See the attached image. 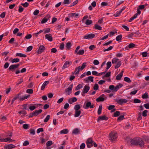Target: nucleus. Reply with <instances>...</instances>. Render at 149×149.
I'll return each instance as SVG.
<instances>
[{
	"mask_svg": "<svg viewBox=\"0 0 149 149\" xmlns=\"http://www.w3.org/2000/svg\"><path fill=\"white\" fill-rule=\"evenodd\" d=\"M109 140L111 141H114L117 138V134L116 132L113 131L111 132L109 135Z\"/></svg>",
	"mask_w": 149,
	"mask_h": 149,
	"instance_id": "1",
	"label": "nucleus"
},
{
	"mask_svg": "<svg viewBox=\"0 0 149 149\" xmlns=\"http://www.w3.org/2000/svg\"><path fill=\"white\" fill-rule=\"evenodd\" d=\"M116 101L117 103L120 105H122L123 103H126L127 102V100L125 99H120L119 100H116Z\"/></svg>",
	"mask_w": 149,
	"mask_h": 149,
	"instance_id": "10",
	"label": "nucleus"
},
{
	"mask_svg": "<svg viewBox=\"0 0 149 149\" xmlns=\"http://www.w3.org/2000/svg\"><path fill=\"white\" fill-rule=\"evenodd\" d=\"M19 59L18 58H14L11 61V62L12 63H17L19 61Z\"/></svg>",
	"mask_w": 149,
	"mask_h": 149,
	"instance_id": "48",
	"label": "nucleus"
},
{
	"mask_svg": "<svg viewBox=\"0 0 149 149\" xmlns=\"http://www.w3.org/2000/svg\"><path fill=\"white\" fill-rule=\"evenodd\" d=\"M15 141V140H13L10 137H8L5 139H0V141L1 142L4 141L6 142L9 141L12 142L14 141Z\"/></svg>",
	"mask_w": 149,
	"mask_h": 149,
	"instance_id": "16",
	"label": "nucleus"
},
{
	"mask_svg": "<svg viewBox=\"0 0 149 149\" xmlns=\"http://www.w3.org/2000/svg\"><path fill=\"white\" fill-rule=\"evenodd\" d=\"M124 115L123 114V115H122L119 116L117 119V121H119L122 120H123L125 119V118L124 117Z\"/></svg>",
	"mask_w": 149,
	"mask_h": 149,
	"instance_id": "36",
	"label": "nucleus"
},
{
	"mask_svg": "<svg viewBox=\"0 0 149 149\" xmlns=\"http://www.w3.org/2000/svg\"><path fill=\"white\" fill-rule=\"evenodd\" d=\"M81 113V111L80 110H75V113L74 116L76 117H79Z\"/></svg>",
	"mask_w": 149,
	"mask_h": 149,
	"instance_id": "26",
	"label": "nucleus"
},
{
	"mask_svg": "<svg viewBox=\"0 0 149 149\" xmlns=\"http://www.w3.org/2000/svg\"><path fill=\"white\" fill-rule=\"evenodd\" d=\"M94 105L91 104L90 102H88L86 104V105L83 106L84 108L85 109H87L89 108L91 109L93 108L94 107Z\"/></svg>",
	"mask_w": 149,
	"mask_h": 149,
	"instance_id": "4",
	"label": "nucleus"
},
{
	"mask_svg": "<svg viewBox=\"0 0 149 149\" xmlns=\"http://www.w3.org/2000/svg\"><path fill=\"white\" fill-rule=\"evenodd\" d=\"M51 17L50 15L49 14H47L46 17L44 18L41 21V23L42 24L46 22Z\"/></svg>",
	"mask_w": 149,
	"mask_h": 149,
	"instance_id": "14",
	"label": "nucleus"
},
{
	"mask_svg": "<svg viewBox=\"0 0 149 149\" xmlns=\"http://www.w3.org/2000/svg\"><path fill=\"white\" fill-rule=\"evenodd\" d=\"M124 71L122 70L121 72L116 77V79L117 80H120L121 79L123 75V72Z\"/></svg>",
	"mask_w": 149,
	"mask_h": 149,
	"instance_id": "22",
	"label": "nucleus"
},
{
	"mask_svg": "<svg viewBox=\"0 0 149 149\" xmlns=\"http://www.w3.org/2000/svg\"><path fill=\"white\" fill-rule=\"evenodd\" d=\"M102 109V106L101 104L100 105L97 111L98 115H100L101 114Z\"/></svg>",
	"mask_w": 149,
	"mask_h": 149,
	"instance_id": "32",
	"label": "nucleus"
},
{
	"mask_svg": "<svg viewBox=\"0 0 149 149\" xmlns=\"http://www.w3.org/2000/svg\"><path fill=\"white\" fill-rule=\"evenodd\" d=\"M42 109L35 110L34 112L35 116H38L39 113H41L42 112Z\"/></svg>",
	"mask_w": 149,
	"mask_h": 149,
	"instance_id": "28",
	"label": "nucleus"
},
{
	"mask_svg": "<svg viewBox=\"0 0 149 149\" xmlns=\"http://www.w3.org/2000/svg\"><path fill=\"white\" fill-rule=\"evenodd\" d=\"M118 59L116 58H113L112 60V63L113 64H115L118 62Z\"/></svg>",
	"mask_w": 149,
	"mask_h": 149,
	"instance_id": "52",
	"label": "nucleus"
},
{
	"mask_svg": "<svg viewBox=\"0 0 149 149\" xmlns=\"http://www.w3.org/2000/svg\"><path fill=\"white\" fill-rule=\"evenodd\" d=\"M16 68L14 65H11L8 68V70L13 72L16 69Z\"/></svg>",
	"mask_w": 149,
	"mask_h": 149,
	"instance_id": "29",
	"label": "nucleus"
},
{
	"mask_svg": "<svg viewBox=\"0 0 149 149\" xmlns=\"http://www.w3.org/2000/svg\"><path fill=\"white\" fill-rule=\"evenodd\" d=\"M124 80L126 82L130 83L131 82V80L130 79L127 77H125L124 78Z\"/></svg>",
	"mask_w": 149,
	"mask_h": 149,
	"instance_id": "39",
	"label": "nucleus"
},
{
	"mask_svg": "<svg viewBox=\"0 0 149 149\" xmlns=\"http://www.w3.org/2000/svg\"><path fill=\"white\" fill-rule=\"evenodd\" d=\"M69 17H73L74 16L75 17H77L79 16V14L78 13H72L69 14Z\"/></svg>",
	"mask_w": 149,
	"mask_h": 149,
	"instance_id": "34",
	"label": "nucleus"
},
{
	"mask_svg": "<svg viewBox=\"0 0 149 149\" xmlns=\"http://www.w3.org/2000/svg\"><path fill=\"white\" fill-rule=\"evenodd\" d=\"M72 64V62L71 61H67L64 63L63 65V67L62 69L64 70L65 68H67L69 66L70 64Z\"/></svg>",
	"mask_w": 149,
	"mask_h": 149,
	"instance_id": "12",
	"label": "nucleus"
},
{
	"mask_svg": "<svg viewBox=\"0 0 149 149\" xmlns=\"http://www.w3.org/2000/svg\"><path fill=\"white\" fill-rule=\"evenodd\" d=\"M126 8L125 7H123L116 14L114 15V16L115 17L118 16L121 13L123 10Z\"/></svg>",
	"mask_w": 149,
	"mask_h": 149,
	"instance_id": "23",
	"label": "nucleus"
},
{
	"mask_svg": "<svg viewBox=\"0 0 149 149\" xmlns=\"http://www.w3.org/2000/svg\"><path fill=\"white\" fill-rule=\"evenodd\" d=\"M86 63H83L82 65L80 68V70H82L85 67H86Z\"/></svg>",
	"mask_w": 149,
	"mask_h": 149,
	"instance_id": "47",
	"label": "nucleus"
},
{
	"mask_svg": "<svg viewBox=\"0 0 149 149\" xmlns=\"http://www.w3.org/2000/svg\"><path fill=\"white\" fill-rule=\"evenodd\" d=\"M26 93L29 94H32L33 93V91L32 89H28L26 90Z\"/></svg>",
	"mask_w": 149,
	"mask_h": 149,
	"instance_id": "51",
	"label": "nucleus"
},
{
	"mask_svg": "<svg viewBox=\"0 0 149 149\" xmlns=\"http://www.w3.org/2000/svg\"><path fill=\"white\" fill-rule=\"evenodd\" d=\"M30 106L29 107V109L31 111H32L36 109V107L35 106H32V104L29 105Z\"/></svg>",
	"mask_w": 149,
	"mask_h": 149,
	"instance_id": "41",
	"label": "nucleus"
},
{
	"mask_svg": "<svg viewBox=\"0 0 149 149\" xmlns=\"http://www.w3.org/2000/svg\"><path fill=\"white\" fill-rule=\"evenodd\" d=\"M83 87V86L82 84H79L75 88V90L76 91L82 88Z\"/></svg>",
	"mask_w": 149,
	"mask_h": 149,
	"instance_id": "44",
	"label": "nucleus"
},
{
	"mask_svg": "<svg viewBox=\"0 0 149 149\" xmlns=\"http://www.w3.org/2000/svg\"><path fill=\"white\" fill-rule=\"evenodd\" d=\"M84 53V50H79V52H77V53H76L77 54L79 55H82Z\"/></svg>",
	"mask_w": 149,
	"mask_h": 149,
	"instance_id": "46",
	"label": "nucleus"
},
{
	"mask_svg": "<svg viewBox=\"0 0 149 149\" xmlns=\"http://www.w3.org/2000/svg\"><path fill=\"white\" fill-rule=\"evenodd\" d=\"M16 56H19L20 57H25L26 56L24 54H23L20 53H17L16 54Z\"/></svg>",
	"mask_w": 149,
	"mask_h": 149,
	"instance_id": "37",
	"label": "nucleus"
},
{
	"mask_svg": "<svg viewBox=\"0 0 149 149\" xmlns=\"http://www.w3.org/2000/svg\"><path fill=\"white\" fill-rule=\"evenodd\" d=\"M29 142L27 141H25L23 143V146H26L29 145Z\"/></svg>",
	"mask_w": 149,
	"mask_h": 149,
	"instance_id": "62",
	"label": "nucleus"
},
{
	"mask_svg": "<svg viewBox=\"0 0 149 149\" xmlns=\"http://www.w3.org/2000/svg\"><path fill=\"white\" fill-rule=\"evenodd\" d=\"M94 28L95 29L99 30H101L102 29V28L100 26H99L97 24H96L95 25Z\"/></svg>",
	"mask_w": 149,
	"mask_h": 149,
	"instance_id": "31",
	"label": "nucleus"
},
{
	"mask_svg": "<svg viewBox=\"0 0 149 149\" xmlns=\"http://www.w3.org/2000/svg\"><path fill=\"white\" fill-rule=\"evenodd\" d=\"M52 144L53 143L52 141H48L46 143V146L47 147L49 146H51Z\"/></svg>",
	"mask_w": 149,
	"mask_h": 149,
	"instance_id": "50",
	"label": "nucleus"
},
{
	"mask_svg": "<svg viewBox=\"0 0 149 149\" xmlns=\"http://www.w3.org/2000/svg\"><path fill=\"white\" fill-rule=\"evenodd\" d=\"M121 64V61H119L118 62L116 65L115 66V68L116 69L118 68L120 66Z\"/></svg>",
	"mask_w": 149,
	"mask_h": 149,
	"instance_id": "45",
	"label": "nucleus"
},
{
	"mask_svg": "<svg viewBox=\"0 0 149 149\" xmlns=\"http://www.w3.org/2000/svg\"><path fill=\"white\" fill-rule=\"evenodd\" d=\"M15 146L13 144H8L4 146L5 149H11L15 148Z\"/></svg>",
	"mask_w": 149,
	"mask_h": 149,
	"instance_id": "20",
	"label": "nucleus"
},
{
	"mask_svg": "<svg viewBox=\"0 0 149 149\" xmlns=\"http://www.w3.org/2000/svg\"><path fill=\"white\" fill-rule=\"evenodd\" d=\"M45 49V47L43 45H40V46L39 49L38 50L37 53V54H41L43 52Z\"/></svg>",
	"mask_w": 149,
	"mask_h": 149,
	"instance_id": "7",
	"label": "nucleus"
},
{
	"mask_svg": "<svg viewBox=\"0 0 149 149\" xmlns=\"http://www.w3.org/2000/svg\"><path fill=\"white\" fill-rule=\"evenodd\" d=\"M137 13L135 14L133 17L130 18V19L129 20V22H131L134 19L136 18L138 15L140 14L141 13V11L139 9H137Z\"/></svg>",
	"mask_w": 149,
	"mask_h": 149,
	"instance_id": "8",
	"label": "nucleus"
},
{
	"mask_svg": "<svg viewBox=\"0 0 149 149\" xmlns=\"http://www.w3.org/2000/svg\"><path fill=\"white\" fill-rule=\"evenodd\" d=\"M80 68V66L76 67L75 69L74 72H72V74L75 75L79 74V73Z\"/></svg>",
	"mask_w": 149,
	"mask_h": 149,
	"instance_id": "19",
	"label": "nucleus"
},
{
	"mask_svg": "<svg viewBox=\"0 0 149 149\" xmlns=\"http://www.w3.org/2000/svg\"><path fill=\"white\" fill-rule=\"evenodd\" d=\"M120 114V112L119 111H116L114 113L113 116L114 117H117Z\"/></svg>",
	"mask_w": 149,
	"mask_h": 149,
	"instance_id": "54",
	"label": "nucleus"
},
{
	"mask_svg": "<svg viewBox=\"0 0 149 149\" xmlns=\"http://www.w3.org/2000/svg\"><path fill=\"white\" fill-rule=\"evenodd\" d=\"M113 48V47L112 46H110L109 47H108L107 49H104L103 50V51L105 52L107 51H108L112 49Z\"/></svg>",
	"mask_w": 149,
	"mask_h": 149,
	"instance_id": "59",
	"label": "nucleus"
},
{
	"mask_svg": "<svg viewBox=\"0 0 149 149\" xmlns=\"http://www.w3.org/2000/svg\"><path fill=\"white\" fill-rule=\"evenodd\" d=\"M21 95V93H19L16 95V96L18 97L20 101H23L24 100L28 98L30 96V95H28L26 96H24L21 97H20L19 96V95Z\"/></svg>",
	"mask_w": 149,
	"mask_h": 149,
	"instance_id": "6",
	"label": "nucleus"
},
{
	"mask_svg": "<svg viewBox=\"0 0 149 149\" xmlns=\"http://www.w3.org/2000/svg\"><path fill=\"white\" fill-rule=\"evenodd\" d=\"M89 89L90 87L88 86L85 85L83 91L82 92V93H83V94H82V95L83 96H84V94L87 93L89 91Z\"/></svg>",
	"mask_w": 149,
	"mask_h": 149,
	"instance_id": "11",
	"label": "nucleus"
},
{
	"mask_svg": "<svg viewBox=\"0 0 149 149\" xmlns=\"http://www.w3.org/2000/svg\"><path fill=\"white\" fill-rule=\"evenodd\" d=\"M99 88L98 85L97 84H95L93 86V89L94 90H97Z\"/></svg>",
	"mask_w": 149,
	"mask_h": 149,
	"instance_id": "64",
	"label": "nucleus"
},
{
	"mask_svg": "<svg viewBox=\"0 0 149 149\" xmlns=\"http://www.w3.org/2000/svg\"><path fill=\"white\" fill-rule=\"evenodd\" d=\"M32 35L31 34L27 35L24 38L25 39H30L31 38Z\"/></svg>",
	"mask_w": 149,
	"mask_h": 149,
	"instance_id": "49",
	"label": "nucleus"
},
{
	"mask_svg": "<svg viewBox=\"0 0 149 149\" xmlns=\"http://www.w3.org/2000/svg\"><path fill=\"white\" fill-rule=\"evenodd\" d=\"M49 83V81H45L42 85L41 87V90H43L45 87Z\"/></svg>",
	"mask_w": 149,
	"mask_h": 149,
	"instance_id": "24",
	"label": "nucleus"
},
{
	"mask_svg": "<svg viewBox=\"0 0 149 149\" xmlns=\"http://www.w3.org/2000/svg\"><path fill=\"white\" fill-rule=\"evenodd\" d=\"M45 38L50 41H52L53 40L52 35L51 34H47L45 35Z\"/></svg>",
	"mask_w": 149,
	"mask_h": 149,
	"instance_id": "17",
	"label": "nucleus"
},
{
	"mask_svg": "<svg viewBox=\"0 0 149 149\" xmlns=\"http://www.w3.org/2000/svg\"><path fill=\"white\" fill-rule=\"evenodd\" d=\"M50 117V116L49 115H47L46 118L45 119L44 122L45 123L47 122L49 120Z\"/></svg>",
	"mask_w": 149,
	"mask_h": 149,
	"instance_id": "53",
	"label": "nucleus"
},
{
	"mask_svg": "<svg viewBox=\"0 0 149 149\" xmlns=\"http://www.w3.org/2000/svg\"><path fill=\"white\" fill-rule=\"evenodd\" d=\"M30 133L32 135H34L35 134V130L32 129H30Z\"/></svg>",
	"mask_w": 149,
	"mask_h": 149,
	"instance_id": "55",
	"label": "nucleus"
},
{
	"mask_svg": "<svg viewBox=\"0 0 149 149\" xmlns=\"http://www.w3.org/2000/svg\"><path fill=\"white\" fill-rule=\"evenodd\" d=\"M68 130L67 129H65L60 131V133L61 134H66L68 133Z\"/></svg>",
	"mask_w": 149,
	"mask_h": 149,
	"instance_id": "27",
	"label": "nucleus"
},
{
	"mask_svg": "<svg viewBox=\"0 0 149 149\" xmlns=\"http://www.w3.org/2000/svg\"><path fill=\"white\" fill-rule=\"evenodd\" d=\"M24 8L21 6H19L18 11L19 13L22 12L24 10Z\"/></svg>",
	"mask_w": 149,
	"mask_h": 149,
	"instance_id": "60",
	"label": "nucleus"
},
{
	"mask_svg": "<svg viewBox=\"0 0 149 149\" xmlns=\"http://www.w3.org/2000/svg\"><path fill=\"white\" fill-rule=\"evenodd\" d=\"M21 5L24 7H27L29 6V4L28 3L26 2L24 3H22Z\"/></svg>",
	"mask_w": 149,
	"mask_h": 149,
	"instance_id": "57",
	"label": "nucleus"
},
{
	"mask_svg": "<svg viewBox=\"0 0 149 149\" xmlns=\"http://www.w3.org/2000/svg\"><path fill=\"white\" fill-rule=\"evenodd\" d=\"M71 46V44L70 42H68L66 44V47L68 49H69L70 48Z\"/></svg>",
	"mask_w": 149,
	"mask_h": 149,
	"instance_id": "35",
	"label": "nucleus"
},
{
	"mask_svg": "<svg viewBox=\"0 0 149 149\" xmlns=\"http://www.w3.org/2000/svg\"><path fill=\"white\" fill-rule=\"evenodd\" d=\"M92 23V21L91 20L87 19L85 23L86 25H88L91 24Z\"/></svg>",
	"mask_w": 149,
	"mask_h": 149,
	"instance_id": "42",
	"label": "nucleus"
},
{
	"mask_svg": "<svg viewBox=\"0 0 149 149\" xmlns=\"http://www.w3.org/2000/svg\"><path fill=\"white\" fill-rule=\"evenodd\" d=\"M77 100V98L76 97H74L72 98H69L68 100V102L70 104H71L73 102H76Z\"/></svg>",
	"mask_w": 149,
	"mask_h": 149,
	"instance_id": "18",
	"label": "nucleus"
},
{
	"mask_svg": "<svg viewBox=\"0 0 149 149\" xmlns=\"http://www.w3.org/2000/svg\"><path fill=\"white\" fill-rule=\"evenodd\" d=\"M93 142V141L91 138L88 139L86 142L87 147L88 148H90L92 147Z\"/></svg>",
	"mask_w": 149,
	"mask_h": 149,
	"instance_id": "5",
	"label": "nucleus"
},
{
	"mask_svg": "<svg viewBox=\"0 0 149 149\" xmlns=\"http://www.w3.org/2000/svg\"><path fill=\"white\" fill-rule=\"evenodd\" d=\"M95 36V35L94 34L91 33L90 34H87L84 36L83 38L90 39H92L94 38Z\"/></svg>",
	"mask_w": 149,
	"mask_h": 149,
	"instance_id": "9",
	"label": "nucleus"
},
{
	"mask_svg": "<svg viewBox=\"0 0 149 149\" xmlns=\"http://www.w3.org/2000/svg\"><path fill=\"white\" fill-rule=\"evenodd\" d=\"M19 80V81L16 84V85L18 86L23 81V77H21L20 79Z\"/></svg>",
	"mask_w": 149,
	"mask_h": 149,
	"instance_id": "56",
	"label": "nucleus"
},
{
	"mask_svg": "<svg viewBox=\"0 0 149 149\" xmlns=\"http://www.w3.org/2000/svg\"><path fill=\"white\" fill-rule=\"evenodd\" d=\"M134 102L135 103H139L141 102V101L139 99H135L134 100Z\"/></svg>",
	"mask_w": 149,
	"mask_h": 149,
	"instance_id": "61",
	"label": "nucleus"
},
{
	"mask_svg": "<svg viewBox=\"0 0 149 149\" xmlns=\"http://www.w3.org/2000/svg\"><path fill=\"white\" fill-rule=\"evenodd\" d=\"M138 141V137L134 138L133 139H130L129 141L130 143V145L132 146L134 145L137 146V142Z\"/></svg>",
	"mask_w": 149,
	"mask_h": 149,
	"instance_id": "2",
	"label": "nucleus"
},
{
	"mask_svg": "<svg viewBox=\"0 0 149 149\" xmlns=\"http://www.w3.org/2000/svg\"><path fill=\"white\" fill-rule=\"evenodd\" d=\"M137 146H139L140 147H143L144 146V142L141 138L138 137Z\"/></svg>",
	"mask_w": 149,
	"mask_h": 149,
	"instance_id": "3",
	"label": "nucleus"
},
{
	"mask_svg": "<svg viewBox=\"0 0 149 149\" xmlns=\"http://www.w3.org/2000/svg\"><path fill=\"white\" fill-rule=\"evenodd\" d=\"M80 133L79 130V129L77 128H75L74 129L72 132V134H77Z\"/></svg>",
	"mask_w": 149,
	"mask_h": 149,
	"instance_id": "25",
	"label": "nucleus"
},
{
	"mask_svg": "<svg viewBox=\"0 0 149 149\" xmlns=\"http://www.w3.org/2000/svg\"><path fill=\"white\" fill-rule=\"evenodd\" d=\"M104 100L105 99L104 98L101 97L100 96L99 97L96 99V101L97 102H102L104 101Z\"/></svg>",
	"mask_w": 149,
	"mask_h": 149,
	"instance_id": "30",
	"label": "nucleus"
},
{
	"mask_svg": "<svg viewBox=\"0 0 149 149\" xmlns=\"http://www.w3.org/2000/svg\"><path fill=\"white\" fill-rule=\"evenodd\" d=\"M111 62L109 61L107 62V67L106 68V69H107V70H108L111 67Z\"/></svg>",
	"mask_w": 149,
	"mask_h": 149,
	"instance_id": "40",
	"label": "nucleus"
},
{
	"mask_svg": "<svg viewBox=\"0 0 149 149\" xmlns=\"http://www.w3.org/2000/svg\"><path fill=\"white\" fill-rule=\"evenodd\" d=\"M108 118L105 115L100 116L97 118V121L99 122L100 120H106L108 119Z\"/></svg>",
	"mask_w": 149,
	"mask_h": 149,
	"instance_id": "13",
	"label": "nucleus"
},
{
	"mask_svg": "<svg viewBox=\"0 0 149 149\" xmlns=\"http://www.w3.org/2000/svg\"><path fill=\"white\" fill-rule=\"evenodd\" d=\"M149 96L148 93L147 92L145 93L144 94L142 95V98L143 99H147L148 98Z\"/></svg>",
	"mask_w": 149,
	"mask_h": 149,
	"instance_id": "33",
	"label": "nucleus"
},
{
	"mask_svg": "<svg viewBox=\"0 0 149 149\" xmlns=\"http://www.w3.org/2000/svg\"><path fill=\"white\" fill-rule=\"evenodd\" d=\"M70 3V0H64L63 2L64 4H69Z\"/></svg>",
	"mask_w": 149,
	"mask_h": 149,
	"instance_id": "63",
	"label": "nucleus"
},
{
	"mask_svg": "<svg viewBox=\"0 0 149 149\" xmlns=\"http://www.w3.org/2000/svg\"><path fill=\"white\" fill-rule=\"evenodd\" d=\"M33 49V47L31 46H30L28 47L26 49V52H30Z\"/></svg>",
	"mask_w": 149,
	"mask_h": 149,
	"instance_id": "58",
	"label": "nucleus"
},
{
	"mask_svg": "<svg viewBox=\"0 0 149 149\" xmlns=\"http://www.w3.org/2000/svg\"><path fill=\"white\" fill-rule=\"evenodd\" d=\"M123 86L122 84H119L118 85H117L115 87L114 90L112 91V92H116L117 90L119 89L120 88L122 87Z\"/></svg>",
	"mask_w": 149,
	"mask_h": 149,
	"instance_id": "21",
	"label": "nucleus"
},
{
	"mask_svg": "<svg viewBox=\"0 0 149 149\" xmlns=\"http://www.w3.org/2000/svg\"><path fill=\"white\" fill-rule=\"evenodd\" d=\"M80 108L79 104H76L74 107V109L75 110H79Z\"/></svg>",
	"mask_w": 149,
	"mask_h": 149,
	"instance_id": "38",
	"label": "nucleus"
},
{
	"mask_svg": "<svg viewBox=\"0 0 149 149\" xmlns=\"http://www.w3.org/2000/svg\"><path fill=\"white\" fill-rule=\"evenodd\" d=\"M72 84L70 85L68 88L65 90V92L67 93L69 95L71 92L72 89Z\"/></svg>",
	"mask_w": 149,
	"mask_h": 149,
	"instance_id": "15",
	"label": "nucleus"
},
{
	"mask_svg": "<svg viewBox=\"0 0 149 149\" xmlns=\"http://www.w3.org/2000/svg\"><path fill=\"white\" fill-rule=\"evenodd\" d=\"M122 36L121 35H120L117 36L116 37V40L117 41H119L122 39Z\"/></svg>",
	"mask_w": 149,
	"mask_h": 149,
	"instance_id": "43",
	"label": "nucleus"
}]
</instances>
